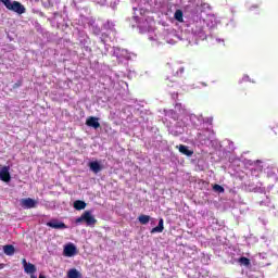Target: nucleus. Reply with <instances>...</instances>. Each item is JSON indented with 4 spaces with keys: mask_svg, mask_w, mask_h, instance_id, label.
<instances>
[{
    "mask_svg": "<svg viewBox=\"0 0 278 278\" xmlns=\"http://www.w3.org/2000/svg\"><path fill=\"white\" fill-rule=\"evenodd\" d=\"M174 18L178 21V23H184V11L181 10H176L174 14Z\"/></svg>",
    "mask_w": 278,
    "mask_h": 278,
    "instance_id": "15",
    "label": "nucleus"
},
{
    "mask_svg": "<svg viewBox=\"0 0 278 278\" xmlns=\"http://www.w3.org/2000/svg\"><path fill=\"white\" fill-rule=\"evenodd\" d=\"M176 149H178V151L182 153V155H187V157H192V155H194V151L189 150L187 146L180 144L176 147Z\"/></svg>",
    "mask_w": 278,
    "mask_h": 278,
    "instance_id": "9",
    "label": "nucleus"
},
{
    "mask_svg": "<svg viewBox=\"0 0 278 278\" xmlns=\"http://www.w3.org/2000/svg\"><path fill=\"white\" fill-rule=\"evenodd\" d=\"M0 3H3L7 10H11V12H16V14H25V7L18 1L12 2V0H0Z\"/></svg>",
    "mask_w": 278,
    "mask_h": 278,
    "instance_id": "1",
    "label": "nucleus"
},
{
    "mask_svg": "<svg viewBox=\"0 0 278 278\" xmlns=\"http://www.w3.org/2000/svg\"><path fill=\"white\" fill-rule=\"evenodd\" d=\"M89 168H90V170H92V173H96V174L101 173V170H103V167L97 161L90 162L89 163Z\"/></svg>",
    "mask_w": 278,
    "mask_h": 278,
    "instance_id": "10",
    "label": "nucleus"
},
{
    "mask_svg": "<svg viewBox=\"0 0 278 278\" xmlns=\"http://www.w3.org/2000/svg\"><path fill=\"white\" fill-rule=\"evenodd\" d=\"M22 264L24 267V271L27 275H30V278H36V275H34V273H36V265H34L31 263H27V260H25V258H23Z\"/></svg>",
    "mask_w": 278,
    "mask_h": 278,
    "instance_id": "3",
    "label": "nucleus"
},
{
    "mask_svg": "<svg viewBox=\"0 0 278 278\" xmlns=\"http://www.w3.org/2000/svg\"><path fill=\"white\" fill-rule=\"evenodd\" d=\"M185 71L186 70L184 67H176L175 65L172 66V68H170L173 77H181V75H184Z\"/></svg>",
    "mask_w": 278,
    "mask_h": 278,
    "instance_id": "11",
    "label": "nucleus"
},
{
    "mask_svg": "<svg viewBox=\"0 0 278 278\" xmlns=\"http://www.w3.org/2000/svg\"><path fill=\"white\" fill-rule=\"evenodd\" d=\"M0 179L1 181H5V184L11 181L12 176H10V166H4L0 169Z\"/></svg>",
    "mask_w": 278,
    "mask_h": 278,
    "instance_id": "5",
    "label": "nucleus"
},
{
    "mask_svg": "<svg viewBox=\"0 0 278 278\" xmlns=\"http://www.w3.org/2000/svg\"><path fill=\"white\" fill-rule=\"evenodd\" d=\"M86 223L87 225H97V219L92 216L90 211H86L80 217L76 219V223Z\"/></svg>",
    "mask_w": 278,
    "mask_h": 278,
    "instance_id": "2",
    "label": "nucleus"
},
{
    "mask_svg": "<svg viewBox=\"0 0 278 278\" xmlns=\"http://www.w3.org/2000/svg\"><path fill=\"white\" fill-rule=\"evenodd\" d=\"M239 264H241V266H251V260L247 258L245 256H241L239 258Z\"/></svg>",
    "mask_w": 278,
    "mask_h": 278,
    "instance_id": "17",
    "label": "nucleus"
},
{
    "mask_svg": "<svg viewBox=\"0 0 278 278\" xmlns=\"http://www.w3.org/2000/svg\"><path fill=\"white\" fill-rule=\"evenodd\" d=\"M74 208L75 210H86V202L81 201V200H76L74 202Z\"/></svg>",
    "mask_w": 278,
    "mask_h": 278,
    "instance_id": "14",
    "label": "nucleus"
},
{
    "mask_svg": "<svg viewBox=\"0 0 278 278\" xmlns=\"http://www.w3.org/2000/svg\"><path fill=\"white\" fill-rule=\"evenodd\" d=\"M63 253H64L65 257H73V255H75V253H77V248L75 247V244L70 243L64 247Z\"/></svg>",
    "mask_w": 278,
    "mask_h": 278,
    "instance_id": "6",
    "label": "nucleus"
},
{
    "mask_svg": "<svg viewBox=\"0 0 278 278\" xmlns=\"http://www.w3.org/2000/svg\"><path fill=\"white\" fill-rule=\"evenodd\" d=\"M47 227H51L52 229H68V226H66L64 222H60L58 219H52L48 222Z\"/></svg>",
    "mask_w": 278,
    "mask_h": 278,
    "instance_id": "4",
    "label": "nucleus"
},
{
    "mask_svg": "<svg viewBox=\"0 0 278 278\" xmlns=\"http://www.w3.org/2000/svg\"><path fill=\"white\" fill-rule=\"evenodd\" d=\"M87 127H93V129H99L101 127V124L99 123V117L90 116L86 121Z\"/></svg>",
    "mask_w": 278,
    "mask_h": 278,
    "instance_id": "8",
    "label": "nucleus"
},
{
    "mask_svg": "<svg viewBox=\"0 0 278 278\" xmlns=\"http://www.w3.org/2000/svg\"><path fill=\"white\" fill-rule=\"evenodd\" d=\"M21 206L24 207V210H31V207H36V201L31 198L22 199Z\"/></svg>",
    "mask_w": 278,
    "mask_h": 278,
    "instance_id": "7",
    "label": "nucleus"
},
{
    "mask_svg": "<svg viewBox=\"0 0 278 278\" xmlns=\"http://www.w3.org/2000/svg\"><path fill=\"white\" fill-rule=\"evenodd\" d=\"M39 278H47L45 275H39Z\"/></svg>",
    "mask_w": 278,
    "mask_h": 278,
    "instance_id": "21",
    "label": "nucleus"
},
{
    "mask_svg": "<svg viewBox=\"0 0 278 278\" xmlns=\"http://www.w3.org/2000/svg\"><path fill=\"white\" fill-rule=\"evenodd\" d=\"M3 251L5 255H14L15 249L12 244H7L3 247Z\"/></svg>",
    "mask_w": 278,
    "mask_h": 278,
    "instance_id": "13",
    "label": "nucleus"
},
{
    "mask_svg": "<svg viewBox=\"0 0 278 278\" xmlns=\"http://www.w3.org/2000/svg\"><path fill=\"white\" fill-rule=\"evenodd\" d=\"M21 86H23V81L18 80L13 85V89L16 90V88H21Z\"/></svg>",
    "mask_w": 278,
    "mask_h": 278,
    "instance_id": "20",
    "label": "nucleus"
},
{
    "mask_svg": "<svg viewBox=\"0 0 278 278\" xmlns=\"http://www.w3.org/2000/svg\"><path fill=\"white\" fill-rule=\"evenodd\" d=\"M67 277L68 278H79V273L77 269H71L68 273H67Z\"/></svg>",
    "mask_w": 278,
    "mask_h": 278,
    "instance_id": "18",
    "label": "nucleus"
},
{
    "mask_svg": "<svg viewBox=\"0 0 278 278\" xmlns=\"http://www.w3.org/2000/svg\"><path fill=\"white\" fill-rule=\"evenodd\" d=\"M213 190L214 192H218L219 194H223V192H225V188L220 185H214Z\"/></svg>",
    "mask_w": 278,
    "mask_h": 278,
    "instance_id": "19",
    "label": "nucleus"
},
{
    "mask_svg": "<svg viewBox=\"0 0 278 278\" xmlns=\"http://www.w3.org/2000/svg\"><path fill=\"white\" fill-rule=\"evenodd\" d=\"M164 231V219L160 218L159 225L151 229V233H162Z\"/></svg>",
    "mask_w": 278,
    "mask_h": 278,
    "instance_id": "12",
    "label": "nucleus"
},
{
    "mask_svg": "<svg viewBox=\"0 0 278 278\" xmlns=\"http://www.w3.org/2000/svg\"><path fill=\"white\" fill-rule=\"evenodd\" d=\"M138 220L141 225H148L149 220H151V216L149 215H140Z\"/></svg>",
    "mask_w": 278,
    "mask_h": 278,
    "instance_id": "16",
    "label": "nucleus"
}]
</instances>
